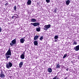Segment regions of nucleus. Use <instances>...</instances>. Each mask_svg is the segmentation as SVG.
<instances>
[{"mask_svg": "<svg viewBox=\"0 0 79 79\" xmlns=\"http://www.w3.org/2000/svg\"><path fill=\"white\" fill-rule=\"evenodd\" d=\"M5 75L3 73L0 74V77L1 78H5Z\"/></svg>", "mask_w": 79, "mask_h": 79, "instance_id": "obj_9", "label": "nucleus"}, {"mask_svg": "<svg viewBox=\"0 0 79 79\" xmlns=\"http://www.w3.org/2000/svg\"><path fill=\"white\" fill-rule=\"evenodd\" d=\"M66 71H68V69H66Z\"/></svg>", "mask_w": 79, "mask_h": 79, "instance_id": "obj_34", "label": "nucleus"}, {"mask_svg": "<svg viewBox=\"0 0 79 79\" xmlns=\"http://www.w3.org/2000/svg\"><path fill=\"white\" fill-rule=\"evenodd\" d=\"M31 0H28L27 2L28 5H29L31 4Z\"/></svg>", "mask_w": 79, "mask_h": 79, "instance_id": "obj_11", "label": "nucleus"}, {"mask_svg": "<svg viewBox=\"0 0 79 79\" xmlns=\"http://www.w3.org/2000/svg\"><path fill=\"white\" fill-rule=\"evenodd\" d=\"M37 5H39V2H37Z\"/></svg>", "mask_w": 79, "mask_h": 79, "instance_id": "obj_37", "label": "nucleus"}, {"mask_svg": "<svg viewBox=\"0 0 79 79\" xmlns=\"http://www.w3.org/2000/svg\"><path fill=\"white\" fill-rule=\"evenodd\" d=\"M40 40H42L43 39H44V37L43 36H42L40 37Z\"/></svg>", "mask_w": 79, "mask_h": 79, "instance_id": "obj_21", "label": "nucleus"}, {"mask_svg": "<svg viewBox=\"0 0 79 79\" xmlns=\"http://www.w3.org/2000/svg\"><path fill=\"white\" fill-rule=\"evenodd\" d=\"M50 26H51V25L50 24H48V25H45L44 27H45V28H46L47 29L50 28Z\"/></svg>", "mask_w": 79, "mask_h": 79, "instance_id": "obj_6", "label": "nucleus"}, {"mask_svg": "<svg viewBox=\"0 0 79 79\" xmlns=\"http://www.w3.org/2000/svg\"><path fill=\"white\" fill-rule=\"evenodd\" d=\"M77 42H76V41H75L73 44V45H77Z\"/></svg>", "mask_w": 79, "mask_h": 79, "instance_id": "obj_20", "label": "nucleus"}, {"mask_svg": "<svg viewBox=\"0 0 79 79\" xmlns=\"http://www.w3.org/2000/svg\"><path fill=\"white\" fill-rule=\"evenodd\" d=\"M6 55V60H8V58H10V56L11 55V50L10 49V48H9L8 51H7L5 54Z\"/></svg>", "mask_w": 79, "mask_h": 79, "instance_id": "obj_1", "label": "nucleus"}, {"mask_svg": "<svg viewBox=\"0 0 79 79\" xmlns=\"http://www.w3.org/2000/svg\"><path fill=\"white\" fill-rule=\"evenodd\" d=\"M25 56L23 54H22L20 56L21 59H24Z\"/></svg>", "mask_w": 79, "mask_h": 79, "instance_id": "obj_14", "label": "nucleus"}, {"mask_svg": "<svg viewBox=\"0 0 79 79\" xmlns=\"http://www.w3.org/2000/svg\"><path fill=\"white\" fill-rule=\"evenodd\" d=\"M56 79H59V77H57V78Z\"/></svg>", "mask_w": 79, "mask_h": 79, "instance_id": "obj_36", "label": "nucleus"}, {"mask_svg": "<svg viewBox=\"0 0 79 79\" xmlns=\"http://www.w3.org/2000/svg\"><path fill=\"white\" fill-rule=\"evenodd\" d=\"M12 66H13L12 63H11V62L9 61L8 63L6 64V66L8 69H10V68H11Z\"/></svg>", "mask_w": 79, "mask_h": 79, "instance_id": "obj_3", "label": "nucleus"}, {"mask_svg": "<svg viewBox=\"0 0 79 79\" xmlns=\"http://www.w3.org/2000/svg\"><path fill=\"white\" fill-rule=\"evenodd\" d=\"M5 6H7L8 5V2H6V4H5Z\"/></svg>", "mask_w": 79, "mask_h": 79, "instance_id": "obj_27", "label": "nucleus"}, {"mask_svg": "<svg viewBox=\"0 0 79 79\" xmlns=\"http://www.w3.org/2000/svg\"><path fill=\"white\" fill-rule=\"evenodd\" d=\"M36 30L37 32H40V27L39 26L38 28H36Z\"/></svg>", "mask_w": 79, "mask_h": 79, "instance_id": "obj_15", "label": "nucleus"}, {"mask_svg": "<svg viewBox=\"0 0 79 79\" xmlns=\"http://www.w3.org/2000/svg\"><path fill=\"white\" fill-rule=\"evenodd\" d=\"M39 38V36L38 35H36L34 36V40H37V39Z\"/></svg>", "mask_w": 79, "mask_h": 79, "instance_id": "obj_12", "label": "nucleus"}, {"mask_svg": "<svg viewBox=\"0 0 79 79\" xmlns=\"http://www.w3.org/2000/svg\"><path fill=\"white\" fill-rule=\"evenodd\" d=\"M43 29H44V30H46L47 31V28H43Z\"/></svg>", "mask_w": 79, "mask_h": 79, "instance_id": "obj_31", "label": "nucleus"}, {"mask_svg": "<svg viewBox=\"0 0 79 79\" xmlns=\"http://www.w3.org/2000/svg\"><path fill=\"white\" fill-rule=\"evenodd\" d=\"M66 56H67V54H65L64 56L63 57V58H66Z\"/></svg>", "mask_w": 79, "mask_h": 79, "instance_id": "obj_23", "label": "nucleus"}, {"mask_svg": "<svg viewBox=\"0 0 79 79\" xmlns=\"http://www.w3.org/2000/svg\"><path fill=\"white\" fill-rule=\"evenodd\" d=\"M15 17V16H12V18H11V19H14V18Z\"/></svg>", "mask_w": 79, "mask_h": 79, "instance_id": "obj_30", "label": "nucleus"}, {"mask_svg": "<svg viewBox=\"0 0 79 79\" xmlns=\"http://www.w3.org/2000/svg\"><path fill=\"white\" fill-rule=\"evenodd\" d=\"M23 61L21 62L19 64V68H21L22 66H23Z\"/></svg>", "mask_w": 79, "mask_h": 79, "instance_id": "obj_8", "label": "nucleus"}, {"mask_svg": "<svg viewBox=\"0 0 79 79\" xmlns=\"http://www.w3.org/2000/svg\"><path fill=\"white\" fill-rule=\"evenodd\" d=\"M74 50L75 51H79V45L76 46L75 47H74Z\"/></svg>", "mask_w": 79, "mask_h": 79, "instance_id": "obj_5", "label": "nucleus"}, {"mask_svg": "<svg viewBox=\"0 0 79 79\" xmlns=\"http://www.w3.org/2000/svg\"><path fill=\"white\" fill-rule=\"evenodd\" d=\"M31 25H32L34 26H35V27H36V26H39V25H40V23H31Z\"/></svg>", "mask_w": 79, "mask_h": 79, "instance_id": "obj_4", "label": "nucleus"}, {"mask_svg": "<svg viewBox=\"0 0 79 79\" xmlns=\"http://www.w3.org/2000/svg\"><path fill=\"white\" fill-rule=\"evenodd\" d=\"M48 73H52V69L51 68H49L48 69Z\"/></svg>", "mask_w": 79, "mask_h": 79, "instance_id": "obj_10", "label": "nucleus"}, {"mask_svg": "<svg viewBox=\"0 0 79 79\" xmlns=\"http://www.w3.org/2000/svg\"><path fill=\"white\" fill-rule=\"evenodd\" d=\"M14 17L15 18H18V15L16 14H14Z\"/></svg>", "mask_w": 79, "mask_h": 79, "instance_id": "obj_22", "label": "nucleus"}, {"mask_svg": "<svg viewBox=\"0 0 79 79\" xmlns=\"http://www.w3.org/2000/svg\"><path fill=\"white\" fill-rule=\"evenodd\" d=\"M34 45H38V41H35L34 42Z\"/></svg>", "mask_w": 79, "mask_h": 79, "instance_id": "obj_13", "label": "nucleus"}, {"mask_svg": "<svg viewBox=\"0 0 79 79\" xmlns=\"http://www.w3.org/2000/svg\"><path fill=\"white\" fill-rule=\"evenodd\" d=\"M56 41H57V40H54V42H56Z\"/></svg>", "mask_w": 79, "mask_h": 79, "instance_id": "obj_33", "label": "nucleus"}, {"mask_svg": "<svg viewBox=\"0 0 79 79\" xmlns=\"http://www.w3.org/2000/svg\"><path fill=\"white\" fill-rule=\"evenodd\" d=\"M16 39L13 40L11 41V42L10 43V45L11 47H13V46H14V45H16Z\"/></svg>", "mask_w": 79, "mask_h": 79, "instance_id": "obj_2", "label": "nucleus"}, {"mask_svg": "<svg viewBox=\"0 0 79 79\" xmlns=\"http://www.w3.org/2000/svg\"><path fill=\"white\" fill-rule=\"evenodd\" d=\"M58 38V37L57 35H56L54 37V39H57Z\"/></svg>", "mask_w": 79, "mask_h": 79, "instance_id": "obj_26", "label": "nucleus"}, {"mask_svg": "<svg viewBox=\"0 0 79 79\" xmlns=\"http://www.w3.org/2000/svg\"><path fill=\"white\" fill-rule=\"evenodd\" d=\"M57 10V9L56 8L54 10V12L55 13H56Z\"/></svg>", "mask_w": 79, "mask_h": 79, "instance_id": "obj_24", "label": "nucleus"}, {"mask_svg": "<svg viewBox=\"0 0 79 79\" xmlns=\"http://www.w3.org/2000/svg\"><path fill=\"white\" fill-rule=\"evenodd\" d=\"M25 38H26V37H24L23 38V39H25Z\"/></svg>", "mask_w": 79, "mask_h": 79, "instance_id": "obj_35", "label": "nucleus"}, {"mask_svg": "<svg viewBox=\"0 0 79 79\" xmlns=\"http://www.w3.org/2000/svg\"><path fill=\"white\" fill-rule=\"evenodd\" d=\"M24 41H25V40L24 39H23V38H22L20 39L21 44H23V43L24 42Z\"/></svg>", "mask_w": 79, "mask_h": 79, "instance_id": "obj_7", "label": "nucleus"}, {"mask_svg": "<svg viewBox=\"0 0 79 79\" xmlns=\"http://www.w3.org/2000/svg\"><path fill=\"white\" fill-rule=\"evenodd\" d=\"M2 32V27H0V32Z\"/></svg>", "mask_w": 79, "mask_h": 79, "instance_id": "obj_29", "label": "nucleus"}, {"mask_svg": "<svg viewBox=\"0 0 79 79\" xmlns=\"http://www.w3.org/2000/svg\"><path fill=\"white\" fill-rule=\"evenodd\" d=\"M23 54V55H25V52H24L23 53V54Z\"/></svg>", "mask_w": 79, "mask_h": 79, "instance_id": "obj_32", "label": "nucleus"}, {"mask_svg": "<svg viewBox=\"0 0 79 79\" xmlns=\"http://www.w3.org/2000/svg\"><path fill=\"white\" fill-rule=\"evenodd\" d=\"M58 68H60V65L59 64H57L56 66V69H58Z\"/></svg>", "mask_w": 79, "mask_h": 79, "instance_id": "obj_16", "label": "nucleus"}, {"mask_svg": "<svg viewBox=\"0 0 79 79\" xmlns=\"http://www.w3.org/2000/svg\"><path fill=\"white\" fill-rule=\"evenodd\" d=\"M46 1L47 3H48L50 2V0H46Z\"/></svg>", "mask_w": 79, "mask_h": 79, "instance_id": "obj_25", "label": "nucleus"}, {"mask_svg": "<svg viewBox=\"0 0 79 79\" xmlns=\"http://www.w3.org/2000/svg\"><path fill=\"white\" fill-rule=\"evenodd\" d=\"M31 22H33V23H35V22H36V19H32L31 20Z\"/></svg>", "mask_w": 79, "mask_h": 79, "instance_id": "obj_17", "label": "nucleus"}, {"mask_svg": "<svg viewBox=\"0 0 79 79\" xmlns=\"http://www.w3.org/2000/svg\"><path fill=\"white\" fill-rule=\"evenodd\" d=\"M14 11H16V9H17V8L16 7V6H15L14 7Z\"/></svg>", "mask_w": 79, "mask_h": 79, "instance_id": "obj_19", "label": "nucleus"}, {"mask_svg": "<svg viewBox=\"0 0 79 79\" xmlns=\"http://www.w3.org/2000/svg\"><path fill=\"white\" fill-rule=\"evenodd\" d=\"M69 3H70V1L69 0H68L66 1V4L67 5H69Z\"/></svg>", "mask_w": 79, "mask_h": 79, "instance_id": "obj_18", "label": "nucleus"}, {"mask_svg": "<svg viewBox=\"0 0 79 79\" xmlns=\"http://www.w3.org/2000/svg\"><path fill=\"white\" fill-rule=\"evenodd\" d=\"M3 74V71H2V70H1V72L0 74Z\"/></svg>", "mask_w": 79, "mask_h": 79, "instance_id": "obj_28", "label": "nucleus"}]
</instances>
